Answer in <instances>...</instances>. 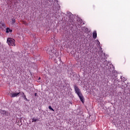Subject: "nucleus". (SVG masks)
Listing matches in <instances>:
<instances>
[{"label":"nucleus","mask_w":130,"mask_h":130,"mask_svg":"<svg viewBox=\"0 0 130 130\" xmlns=\"http://www.w3.org/2000/svg\"><path fill=\"white\" fill-rule=\"evenodd\" d=\"M74 88L75 91V93H76L78 97H79V99L81 102H82V103H84L85 101V99H84V96H83L82 92H81V90H80L79 89V87H78V86L76 85H74Z\"/></svg>","instance_id":"f257e3e1"},{"label":"nucleus","mask_w":130,"mask_h":130,"mask_svg":"<svg viewBox=\"0 0 130 130\" xmlns=\"http://www.w3.org/2000/svg\"><path fill=\"white\" fill-rule=\"evenodd\" d=\"M7 43L10 46H16L15 39L12 38H8L7 39Z\"/></svg>","instance_id":"f03ea898"},{"label":"nucleus","mask_w":130,"mask_h":130,"mask_svg":"<svg viewBox=\"0 0 130 130\" xmlns=\"http://www.w3.org/2000/svg\"><path fill=\"white\" fill-rule=\"evenodd\" d=\"M46 49L47 53H48V54L50 55V57L52 58V57L55 55V52H54V51L51 50L49 47L46 48Z\"/></svg>","instance_id":"7ed1b4c3"},{"label":"nucleus","mask_w":130,"mask_h":130,"mask_svg":"<svg viewBox=\"0 0 130 130\" xmlns=\"http://www.w3.org/2000/svg\"><path fill=\"white\" fill-rule=\"evenodd\" d=\"M21 92H17V93H11V97L12 98H14V97H17V96H19Z\"/></svg>","instance_id":"20e7f679"},{"label":"nucleus","mask_w":130,"mask_h":130,"mask_svg":"<svg viewBox=\"0 0 130 130\" xmlns=\"http://www.w3.org/2000/svg\"><path fill=\"white\" fill-rule=\"evenodd\" d=\"M92 37L94 39H96L97 38V32L96 31H94L92 34Z\"/></svg>","instance_id":"39448f33"},{"label":"nucleus","mask_w":130,"mask_h":130,"mask_svg":"<svg viewBox=\"0 0 130 130\" xmlns=\"http://www.w3.org/2000/svg\"><path fill=\"white\" fill-rule=\"evenodd\" d=\"M1 113L3 115H9V112H7L6 111H2Z\"/></svg>","instance_id":"423d86ee"},{"label":"nucleus","mask_w":130,"mask_h":130,"mask_svg":"<svg viewBox=\"0 0 130 130\" xmlns=\"http://www.w3.org/2000/svg\"><path fill=\"white\" fill-rule=\"evenodd\" d=\"M13 32V30H12L10 28L7 27L6 28V33H10V32Z\"/></svg>","instance_id":"0eeeda50"},{"label":"nucleus","mask_w":130,"mask_h":130,"mask_svg":"<svg viewBox=\"0 0 130 130\" xmlns=\"http://www.w3.org/2000/svg\"><path fill=\"white\" fill-rule=\"evenodd\" d=\"M78 25H82L83 24V20L82 19H79L78 21Z\"/></svg>","instance_id":"6e6552de"},{"label":"nucleus","mask_w":130,"mask_h":130,"mask_svg":"<svg viewBox=\"0 0 130 130\" xmlns=\"http://www.w3.org/2000/svg\"><path fill=\"white\" fill-rule=\"evenodd\" d=\"M6 24L5 23H3L2 22H0V29L2 27H5Z\"/></svg>","instance_id":"1a4fd4ad"},{"label":"nucleus","mask_w":130,"mask_h":130,"mask_svg":"<svg viewBox=\"0 0 130 130\" xmlns=\"http://www.w3.org/2000/svg\"><path fill=\"white\" fill-rule=\"evenodd\" d=\"M31 120L32 122H36V121H37V119L36 118H32Z\"/></svg>","instance_id":"9d476101"},{"label":"nucleus","mask_w":130,"mask_h":130,"mask_svg":"<svg viewBox=\"0 0 130 130\" xmlns=\"http://www.w3.org/2000/svg\"><path fill=\"white\" fill-rule=\"evenodd\" d=\"M121 79L122 81H123V82L126 81V78H125L123 76H121Z\"/></svg>","instance_id":"9b49d317"},{"label":"nucleus","mask_w":130,"mask_h":130,"mask_svg":"<svg viewBox=\"0 0 130 130\" xmlns=\"http://www.w3.org/2000/svg\"><path fill=\"white\" fill-rule=\"evenodd\" d=\"M12 21L13 24H15V23H16V18H13L12 19Z\"/></svg>","instance_id":"f8f14e48"},{"label":"nucleus","mask_w":130,"mask_h":130,"mask_svg":"<svg viewBox=\"0 0 130 130\" xmlns=\"http://www.w3.org/2000/svg\"><path fill=\"white\" fill-rule=\"evenodd\" d=\"M49 109L51 111H54V110L50 106H49Z\"/></svg>","instance_id":"ddd939ff"},{"label":"nucleus","mask_w":130,"mask_h":130,"mask_svg":"<svg viewBox=\"0 0 130 130\" xmlns=\"http://www.w3.org/2000/svg\"><path fill=\"white\" fill-rule=\"evenodd\" d=\"M20 94H21V96H22V97L24 96V95H25V93L23 92H22Z\"/></svg>","instance_id":"4468645a"},{"label":"nucleus","mask_w":130,"mask_h":130,"mask_svg":"<svg viewBox=\"0 0 130 130\" xmlns=\"http://www.w3.org/2000/svg\"><path fill=\"white\" fill-rule=\"evenodd\" d=\"M22 97H23V98H24V99L26 98L25 94H24Z\"/></svg>","instance_id":"2eb2a0df"},{"label":"nucleus","mask_w":130,"mask_h":130,"mask_svg":"<svg viewBox=\"0 0 130 130\" xmlns=\"http://www.w3.org/2000/svg\"><path fill=\"white\" fill-rule=\"evenodd\" d=\"M24 100H25V101H28V99H27V98H26L24 99Z\"/></svg>","instance_id":"dca6fc26"},{"label":"nucleus","mask_w":130,"mask_h":130,"mask_svg":"<svg viewBox=\"0 0 130 130\" xmlns=\"http://www.w3.org/2000/svg\"><path fill=\"white\" fill-rule=\"evenodd\" d=\"M35 96H37V93H35Z\"/></svg>","instance_id":"f3484780"},{"label":"nucleus","mask_w":130,"mask_h":130,"mask_svg":"<svg viewBox=\"0 0 130 130\" xmlns=\"http://www.w3.org/2000/svg\"><path fill=\"white\" fill-rule=\"evenodd\" d=\"M41 77H39V80H41Z\"/></svg>","instance_id":"a211bd4d"}]
</instances>
